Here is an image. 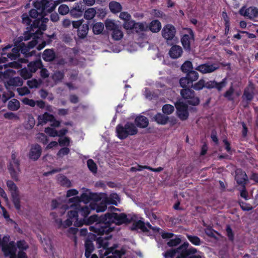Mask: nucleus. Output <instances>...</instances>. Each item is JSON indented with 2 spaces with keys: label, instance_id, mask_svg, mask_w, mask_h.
Masks as SVG:
<instances>
[{
  "label": "nucleus",
  "instance_id": "f257e3e1",
  "mask_svg": "<svg viewBox=\"0 0 258 258\" xmlns=\"http://www.w3.org/2000/svg\"><path fill=\"white\" fill-rule=\"evenodd\" d=\"M136 219V215L134 214L126 215L124 213H108L100 217L99 222L89 226V229L97 235H108L114 230V224L120 225L134 221Z\"/></svg>",
  "mask_w": 258,
  "mask_h": 258
},
{
  "label": "nucleus",
  "instance_id": "f03ea898",
  "mask_svg": "<svg viewBox=\"0 0 258 258\" xmlns=\"http://www.w3.org/2000/svg\"><path fill=\"white\" fill-rule=\"evenodd\" d=\"M111 236L107 237H98L96 242L98 244V248L100 258H103L105 256H107L106 258H121L122 255L124 253L123 250H116L117 246L115 244L113 246L108 247L109 243L108 242L109 238H111Z\"/></svg>",
  "mask_w": 258,
  "mask_h": 258
},
{
  "label": "nucleus",
  "instance_id": "7ed1b4c3",
  "mask_svg": "<svg viewBox=\"0 0 258 258\" xmlns=\"http://www.w3.org/2000/svg\"><path fill=\"white\" fill-rule=\"evenodd\" d=\"M68 205L62 206L63 209V213L67 209H70L71 210L68 212V219L64 222H62V220L60 218L55 219V221L57 225L58 228H66L68 227L71 226L74 220L76 221L74 223V225L77 227L81 226L83 224V222L81 221H78V209H75L70 207V205L69 202H68Z\"/></svg>",
  "mask_w": 258,
  "mask_h": 258
},
{
  "label": "nucleus",
  "instance_id": "20e7f679",
  "mask_svg": "<svg viewBox=\"0 0 258 258\" xmlns=\"http://www.w3.org/2000/svg\"><path fill=\"white\" fill-rule=\"evenodd\" d=\"M117 137L120 140L137 134L138 129L134 123L127 122L124 125L119 124L115 128Z\"/></svg>",
  "mask_w": 258,
  "mask_h": 258
},
{
  "label": "nucleus",
  "instance_id": "39448f33",
  "mask_svg": "<svg viewBox=\"0 0 258 258\" xmlns=\"http://www.w3.org/2000/svg\"><path fill=\"white\" fill-rule=\"evenodd\" d=\"M92 198L93 194L88 189H86L80 197L76 196L69 199V203L72 204L70 205L71 208L79 209L80 208V203L81 202L86 204L88 203Z\"/></svg>",
  "mask_w": 258,
  "mask_h": 258
},
{
  "label": "nucleus",
  "instance_id": "423d86ee",
  "mask_svg": "<svg viewBox=\"0 0 258 258\" xmlns=\"http://www.w3.org/2000/svg\"><path fill=\"white\" fill-rule=\"evenodd\" d=\"M33 5L36 9L40 11V13L43 14L53 11L56 6L52 0H37L34 3Z\"/></svg>",
  "mask_w": 258,
  "mask_h": 258
},
{
  "label": "nucleus",
  "instance_id": "0eeeda50",
  "mask_svg": "<svg viewBox=\"0 0 258 258\" xmlns=\"http://www.w3.org/2000/svg\"><path fill=\"white\" fill-rule=\"evenodd\" d=\"M15 153H13L11 156V160L8 166V169L12 178L15 180H18V177L21 172L19 161L16 158Z\"/></svg>",
  "mask_w": 258,
  "mask_h": 258
},
{
  "label": "nucleus",
  "instance_id": "6e6552de",
  "mask_svg": "<svg viewBox=\"0 0 258 258\" xmlns=\"http://www.w3.org/2000/svg\"><path fill=\"white\" fill-rule=\"evenodd\" d=\"M7 185L11 191L13 202L15 208L18 210H20L21 209L20 199L17 185L11 180L7 181Z\"/></svg>",
  "mask_w": 258,
  "mask_h": 258
},
{
  "label": "nucleus",
  "instance_id": "1a4fd4ad",
  "mask_svg": "<svg viewBox=\"0 0 258 258\" xmlns=\"http://www.w3.org/2000/svg\"><path fill=\"white\" fill-rule=\"evenodd\" d=\"M180 95L185 102L192 105L199 104V99L195 96V92L189 88L181 90Z\"/></svg>",
  "mask_w": 258,
  "mask_h": 258
},
{
  "label": "nucleus",
  "instance_id": "9d476101",
  "mask_svg": "<svg viewBox=\"0 0 258 258\" xmlns=\"http://www.w3.org/2000/svg\"><path fill=\"white\" fill-rule=\"evenodd\" d=\"M4 53H2V55L0 57V78H1L3 76L6 77L7 76H11L13 75L15 72L12 69H7L4 72L2 71L3 68L5 69H6L8 66L13 67L14 65V62H10L8 64H3L2 63H5L7 61V58L6 56H4Z\"/></svg>",
  "mask_w": 258,
  "mask_h": 258
},
{
  "label": "nucleus",
  "instance_id": "9b49d317",
  "mask_svg": "<svg viewBox=\"0 0 258 258\" xmlns=\"http://www.w3.org/2000/svg\"><path fill=\"white\" fill-rule=\"evenodd\" d=\"M177 109V114L178 117L182 120H186L188 117V106L181 100L175 104Z\"/></svg>",
  "mask_w": 258,
  "mask_h": 258
},
{
  "label": "nucleus",
  "instance_id": "f8f14e48",
  "mask_svg": "<svg viewBox=\"0 0 258 258\" xmlns=\"http://www.w3.org/2000/svg\"><path fill=\"white\" fill-rule=\"evenodd\" d=\"M131 222H133L134 225V227L133 229H140L143 231H148L150 230H152L154 232H158L159 230V228L156 227H152V225L147 223L145 224L141 220H137V216H136V219L134 221H131Z\"/></svg>",
  "mask_w": 258,
  "mask_h": 258
},
{
  "label": "nucleus",
  "instance_id": "ddd939ff",
  "mask_svg": "<svg viewBox=\"0 0 258 258\" xmlns=\"http://www.w3.org/2000/svg\"><path fill=\"white\" fill-rule=\"evenodd\" d=\"M239 14L250 20L258 18V9L254 7H250L248 8L242 7L239 10Z\"/></svg>",
  "mask_w": 258,
  "mask_h": 258
},
{
  "label": "nucleus",
  "instance_id": "4468645a",
  "mask_svg": "<svg viewBox=\"0 0 258 258\" xmlns=\"http://www.w3.org/2000/svg\"><path fill=\"white\" fill-rule=\"evenodd\" d=\"M188 245V243L186 242L178 247L177 251L180 252V255H177L176 258H185L190 254L196 253L197 249L195 248L191 247L187 249Z\"/></svg>",
  "mask_w": 258,
  "mask_h": 258
},
{
  "label": "nucleus",
  "instance_id": "2eb2a0df",
  "mask_svg": "<svg viewBox=\"0 0 258 258\" xmlns=\"http://www.w3.org/2000/svg\"><path fill=\"white\" fill-rule=\"evenodd\" d=\"M175 28L171 25L165 26L162 30V35L167 40H172L175 36Z\"/></svg>",
  "mask_w": 258,
  "mask_h": 258
},
{
  "label": "nucleus",
  "instance_id": "dca6fc26",
  "mask_svg": "<svg viewBox=\"0 0 258 258\" xmlns=\"http://www.w3.org/2000/svg\"><path fill=\"white\" fill-rule=\"evenodd\" d=\"M218 68V67L215 64L204 63L198 66L195 69L202 74H207L214 72Z\"/></svg>",
  "mask_w": 258,
  "mask_h": 258
},
{
  "label": "nucleus",
  "instance_id": "f3484780",
  "mask_svg": "<svg viewBox=\"0 0 258 258\" xmlns=\"http://www.w3.org/2000/svg\"><path fill=\"white\" fill-rule=\"evenodd\" d=\"M194 33L191 29L188 30V34L184 35L181 39L182 45L185 50H190V42L194 39Z\"/></svg>",
  "mask_w": 258,
  "mask_h": 258
},
{
  "label": "nucleus",
  "instance_id": "a211bd4d",
  "mask_svg": "<svg viewBox=\"0 0 258 258\" xmlns=\"http://www.w3.org/2000/svg\"><path fill=\"white\" fill-rule=\"evenodd\" d=\"M84 11V6L82 2L76 3L70 10V14L74 18H79L82 16Z\"/></svg>",
  "mask_w": 258,
  "mask_h": 258
},
{
  "label": "nucleus",
  "instance_id": "6ab92c4d",
  "mask_svg": "<svg viewBox=\"0 0 258 258\" xmlns=\"http://www.w3.org/2000/svg\"><path fill=\"white\" fill-rule=\"evenodd\" d=\"M42 149L39 145H34L31 147L29 152V157L33 160H37L41 154Z\"/></svg>",
  "mask_w": 258,
  "mask_h": 258
},
{
  "label": "nucleus",
  "instance_id": "aec40b11",
  "mask_svg": "<svg viewBox=\"0 0 258 258\" xmlns=\"http://www.w3.org/2000/svg\"><path fill=\"white\" fill-rule=\"evenodd\" d=\"M235 179L237 183L242 186L246 184L248 178L246 173L241 169H237L236 171Z\"/></svg>",
  "mask_w": 258,
  "mask_h": 258
},
{
  "label": "nucleus",
  "instance_id": "412c9836",
  "mask_svg": "<svg viewBox=\"0 0 258 258\" xmlns=\"http://www.w3.org/2000/svg\"><path fill=\"white\" fill-rule=\"evenodd\" d=\"M92 203L93 210H95L98 213L105 211L107 208V205H108L105 199L98 204L96 202H93Z\"/></svg>",
  "mask_w": 258,
  "mask_h": 258
},
{
  "label": "nucleus",
  "instance_id": "4be33fe9",
  "mask_svg": "<svg viewBox=\"0 0 258 258\" xmlns=\"http://www.w3.org/2000/svg\"><path fill=\"white\" fill-rule=\"evenodd\" d=\"M182 53L181 47L178 45L173 46L170 49L169 54L171 57L173 58H177L179 57Z\"/></svg>",
  "mask_w": 258,
  "mask_h": 258
},
{
  "label": "nucleus",
  "instance_id": "5701e85b",
  "mask_svg": "<svg viewBox=\"0 0 258 258\" xmlns=\"http://www.w3.org/2000/svg\"><path fill=\"white\" fill-rule=\"evenodd\" d=\"M253 87L252 85H249L245 89L242 98L243 100H246L248 101L252 100L253 97Z\"/></svg>",
  "mask_w": 258,
  "mask_h": 258
},
{
  "label": "nucleus",
  "instance_id": "b1692460",
  "mask_svg": "<svg viewBox=\"0 0 258 258\" xmlns=\"http://www.w3.org/2000/svg\"><path fill=\"white\" fill-rule=\"evenodd\" d=\"M25 45L24 43L20 44V48L19 47H15L12 49V53H9L7 54V56L8 58H10L11 60H15L19 56V52L21 51L22 48H24L23 46Z\"/></svg>",
  "mask_w": 258,
  "mask_h": 258
},
{
  "label": "nucleus",
  "instance_id": "393cba45",
  "mask_svg": "<svg viewBox=\"0 0 258 258\" xmlns=\"http://www.w3.org/2000/svg\"><path fill=\"white\" fill-rule=\"evenodd\" d=\"M23 81L22 79L19 77H14L10 79L6 84V86L8 88V87L10 86H14V87H17V86H21L23 85Z\"/></svg>",
  "mask_w": 258,
  "mask_h": 258
},
{
  "label": "nucleus",
  "instance_id": "a878e982",
  "mask_svg": "<svg viewBox=\"0 0 258 258\" xmlns=\"http://www.w3.org/2000/svg\"><path fill=\"white\" fill-rule=\"evenodd\" d=\"M53 119V115L47 112H45L43 114L38 116V123L40 124H44L48 122H50Z\"/></svg>",
  "mask_w": 258,
  "mask_h": 258
},
{
  "label": "nucleus",
  "instance_id": "bb28decb",
  "mask_svg": "<svg viewBox=\"0 0 258 258\" xmlns=\"http://www.w3.org/2000/svg\"><path fill=\"white\" fill-rule=\"evenodd\" d=\"M135 123L137 126L141 128H145L148 125L149 121L147 117L144 116H140L136 118Z\"/></svg>",
  "mask_w": 258,
  "mask_h": 258
},
{
  "label": "nucleus",
  "instance_id": "cd10ccee",
  "mask_svg": "<svg viewBox=\"0 0 258 258\" xmlns=\"http://www.w3.org/2000/svg\"><path fill=\"white\" fill-rule=\"evenodd\" d=\"M92 206V203H91L90 205L88 206L85 205L82 207L80 206V208L79 209H78V212H80V213L84 218H86L89 215L91 211L92 210H93Z\"/></svg>",
  "mask_w": 258,
  "mask_h": 258
},
{
  "label": "nucleus",
  "instance_id": "c85d7f7f",
  "mask_svg": "<svg viewBox=\"0 0 258 258\" xmlns=\"http://www.w3.org/2000/svg\"><path fill=\"white\" fill-rule=\"evenodd\" d=\"M85 256L87 258H89L91 253L94 250V245L92 241L87 239L85 242Z\"/></svg>",
  "mask_w": 258,
  "mask_h": 258
},
{
  "label": "nucleus",
  "instance_id": "c756f323",
  "mask_svg": "<svg viewBox=\"0 0 258 258\" xmlns=\"http://www.w3.org/2000/svg\"><path fill=\"white\" fill-rule=\"evenodd\" d=\"M135 30L138 33L146 32L149 30V25L145 22L136 23Z\"/></svg>",
  "mask_w": 258,
  "mask_h": 258
},
{
  "label": "nucleus",
  "instance_id": "7c9ffc66",
  "mask_svg": "<svg viewBox=\"0 0 258 258\" xmlns=\"http://www.w3.org/2000/svg\"><path fill=\"white\" fill-rule=\"evenodd\" d=\"M105 200L108 205L112 204L117 205V204L120 202V199L118 196L115 193L110 194L109 197L105 198Z\"/></svg>",
  "mask_w": 258,
  "mask_h": 258
},
{
  "label": "nucleus",
  "instance_id": "2f4dec72",
  "mask_svg": "<svg viewBox=\"0 0 258 258\" xmlns=\"http://www.w3.org/2000/svg\"><path fill=\"white\" fill-rule=\"evenodd\" d=\"M109 8L110 11L114 14L121 12L122 10L121 5L119 3L115 1L109 3Z\"/></svg>",
  "mask_w": 258,
  "mask_h": 258
},
{
  "label": "nucleus",
  "instance_id": "473e14b6",
  "mask_svg": "<svg viewBox=\"0 0 258 258\" xmlns=\"http://www.w3.org/2000/svg\"><path fill=\"white\" fill-rule=\"evenodd\" d=\"M42 67V62L40 60L31 62L28 65V69L33 73L36 72L38 69H41Z\"/></svg>",
  "mask_w": 258,
  "mask_h": 258
},
{
  "label": "nucleus",
  "instance_id": "72a5a7b5",
  "mask_svg": "<svg viewBox=\"0 0 258 258\" xmlns=\"http://www.w3.org/2000/svg\"><path fill=\"white\" fill-rule=\"evenodd\" d=\"M89 27L88 25L86 24L82 25L78 29L77 35L80 38H84L87 36L88 32Z\"/></svg>",
  "mask_w": 258,
  "mask_h": 258
},
{
  "label": "nucleus",
  "instance_id": "f704fd0d",
  "mask_svg": "<svg viewBox=\"0 0 258 258\" xmlns=\"http://www.w3.org/2000/svg\"><path fill=\"white\" fill-rule=\"evenodd\" d=\"M42 58L47 61H52L55 58L54 52L51 49H46L43 52Z\"/></svg>",
  "mask_w": 258,
  "mask_h": 258
},
{
  "label": "nucleus",
  "instance_id": "c9c22d12",
  "mask_svg": "<svg viewBox=\"0 0 258 258\" xmlns=\"http://www.w3.org/2000/svg\"><path fill=\"white\" fill-rule=\"evenodd\" d=\"M161 28V23L158 20H154L149 25V30L153 32H158Z\"/></svg>",
  "mask_w": 258,
  "mask_h": 258
},
{
  "label": "nucleus",
  "instance_id": "e433bc0d",
  "mask_svg": "<svg viewBox=\"0 0 258 258\" xmlns=\"http://www.w3.org/2000/svg\"><path fill=\"white\" fill-rule=\"evenodd\" d=\"M154 118L158 124H165L167 122L169 117L159 113L154 116Z\"/></svg>",
  "mask_w": 258,
  "mask_h": 258
},
{
  "label": "nucleus",
  "instance_id": "4c0bfd02",
  "mask_svg": "<svg viewBox=\"0 0 258 258\" xmlns=\"http://www.w3.org/2000/svg\"><path fill=\"white\" fill-rule=\"evenodd\" d=\"M20 107V104L19 101L16 99H13L10 100L8 105V108L12 111H16L19 109Z\"/></svg>",
  "mask_w": 258,
  "mask_h": 258
},
{
  "label": "nucleus",
  "instance_id": "58836bf2",
  "mask_svg": "<svg viewBox=\"0 0 258 258\" xmlns=\"http://www.w3.org/2000/svg\"><path fill=\"white\" fill-rule=\"evenodd\" d=\"M96 14V9L94 8H91L85 11L84 17L87 20H91L95 16Z\"/></svg>",
  "mask_w": 258,
  "mask_h": 258
},
{
  "label": "nucleus",
  "instance_id": "ea45409f",
  "mask_svg": "<svg viewBox=\"0 0 258 258\" xmlns=\"http://www.w3.org/2000/svg\"><path fill=\"white\" fill-rule=\"evenodd\" d=\"M105 25L107 30L112 31L119 27L118 25L115 23L114 20L110 19H107L105 21Z\"/></svg>",
  "mask_w": 258,
  "mask_h": 258
},
{
  "label": "nucleus",
  "instance_id": "a19ab883",
  "mask_svg": "<svg viewBox=\"0 0 258 258\" xmlns=\"http://www.w3.org/2000/svg\"><path fill=\"white\" fill-rule=\"evenodd\" d=\"M58 182L62 186L69 187L71 186V182L65 176L60 175L57 178Z\"/></svg>",
  "mask_w": 258,
  "mask_h": 258
},
{
  "label": "nucleus",
  "instance_id": "79ce46f5",
  "mask_svg": "<svg viewBox=\"0 0 258 258\" xmlns=\"http://www.w3.org/2000/svg\"><path fill=\"white\" fill-rule=\"evenodd\" d=\"M37 43L38 41L36 39L32 40L31 41L29 42L27 46L25 45L23 46L24 48H22L21 49V53L27 54L29 50L33 48Z\"/></svg>",
  "mask_w": 258,
  "mask_h": 258
},
{
  "label": "nucleus",
  "instance_id": "37998d69",
  "mask_svg": "<svg viewBox=\"0 0 258 258\" xmlns=\"http://www.w3.org/2000/svg\"><path fill=\"white\" fill-rule=\"evenodd\" d=\"M123 36V33L119 27L112 32V37L115 40H119Z\"/></svg>",
  "mask_w": 258,
  "mask_h": 258
},
{
  "label": "nucleus",
  "instance_id": "c03bdc74",
  "mask_svg": "<svg viewBox=\"0 0 258 258\" xmlns=\"http://www.w3.org/2000/svg\"><path fill=\"white\" fill-rule=\"evenodd\" d=\"M180 85L183 89L188 88L190 86H192V83L186 76L181 78L179 80Z\"/></svg>",
  "mask_w": 258,
  "mask_h": 258
},
{
  "label": "nucleus",
  "instance_id": "a18cd8bd",
  "mask_svg": "<svg viewBox=\"0 0 258 258\" xmlns=\"http://www.w3.org/2000/svg\"><path fill=\"white\" fill-rule=\"evenodd\" d=\"M104 24L101 22H98L95 23L93 27V31L94 34H100L104 29Z\"/></svg>",
  "mask_w": 258,
  "mask_h": 258
},
{
  "label": "nucleus",
  "instance_id": "49530a36",
  "mask_svg": "<svg viewBox=\"0 0 258 258\" xmlns=\"http://www.w3.org/2000/svg\"><path fill=\"white\" fill-rule=\"evenodd\" d=\"M136 22L132 19L124 22L123 24V27L126 30H131L133 29H135Z\"/></svg>",
  "mask_w": 258,
  "mask_h": 258
},
{
  "label": "nucleus",
  "instance_id": "de8ad7c7",
  "mask_svg": "<svg viewBox=\"0 0 258 258\" xmlns=\"http://www.w3.org/2000/svg\"><path fill=\"white\" fill-rule=\"evenodd\" d=\"M64 77V73L61 71H56L52 76L53 80L55 82H61Z\"/></svg>",
  "mask_w": 258,
  "mask_h": 258
},
{
  "label": "nucleus",
  "instance_id": "09e8293b",
  "mask_svg": "<svg viewBox=\"0 0 258 258\" xmlns=\"http://www.w3.org/2000/svg\"><path fill=\"white\" fill-rule=\"evenodd\" d=\"M192 64L190 61H186L181 67L182 71L184 73H188L192 70Z\"/></svg>",
  "mask_w": 258,
  "mask_h": 258
},
{
  "label": "nucleus",
  "instance_id": "8fccbe9b",
  "mask_svg": "<svg viewBox=\"0 0 258 258\" xmlns=\"http://www.w3.org/2000/svg\"><path fill=\"white\" fill-rule=\"evenodd\" d=\"M186 76L192 83L193 82L197 81L199 77L198 73L194 70L187 73Z\"/></svg>",
  "mask_w": 258,
  "mask_h": 258
},
{
  "label": "nucleus",
  "instance_id": "3c124183",
  "mask_svg": "<svg viewBox=\"0 0 258 258\" xmlns=\"http://www.w3.org/2000/svg\"><path fill=\"white\" fill-rule=\"evenodd\" d=\"M177 250L178 248L167 251L163 253V255L165 258H173L176 254H177V256L180 255V252L178 251Z\"/></svg>",
  "mask_w": 258,
  "mask_h": 258
},
{
  "label": "nucleus",
  "instance_id": "603ef678",
  "mask_svg": "<svg viewBox=\"0 0 258 258\" xmlns=\"http://www.w3.org/2000/svg\"><path fill=\"white\" fill-rule=\"evenodd\" d=\"M234 88L232 85H231L229 87V89L227 90L224 94V97L229 101H233L234 100V98L232 97V96L234 93Z\"/></svg>",
  "mask_w": 258,
  "mask_h": 258
},
{
  "label": "nucleus",
  "instance_id": "864d4df0",
  "mask_svg": "<svg viewBox=\"0 0 258 258\" xmlns=\"http://www.w3.org/2000/svg\"><path fill=\"white\" fill-rule=\"evenodd\" d=\"M41 83L40 80L32 79L27 81V85L30 88H38Z\"/></svg>",
  "mask_w": 258,
  "mask_h": 258
},
{
  "label": "nucleus",
  "instance_id": "5fc2aeb1",
  "mask_svg": "<svg viewBox=\"0 0 258 258\" xmlns=\"http://www.w3.org/2000/svg\"><path fill=\"white\" fill-rule=\"evenodd\" d=\"M35 124V120L34 117L30 114L28 115L27 123L26 124V127L27 129L32 128Z\"/></svg>",
  "mask_w": 258,
  "mask_h": 258
},
{
  "label": "nucleus",
  "instance_id": "6e6d98bb",
  "mask_svg": "<svg viewBox=\"0 0 258 258\" xmlns=\"http://www.w3.org/2000/svg\"><path fill=\"white\" fill-rule=\"evenodd\" d=\"M192 87L196 90H201L205 87V81L204 79H201L194 85L192 84Z\"/></svg>",
  "mask_w": 258,
  "mask_h": 258
},
{
  "label": "nucleus",
  "instance_id": "4d7b16f0",
  "mask_svg": "<svg viewBox=\"0 0 258 258\" xmlns=\"http://www.w3.org/2000/svg\"><path fill=\"white\" fill-rule=\"evenodd\" d=\"M33 73L28 68L23 69L21 70L20 75L24 79H27L32 77Z\"/></svg>",
  "mask_w": 258,
  "mask_h": 258
},
{
  "label": "nucleus",
  "instance_id": "13d9d810",
  "mask_svg": "<svg viewBox=\"0 0 258 258\" xmlns=\"http://www.w3.org/2000/svg\"><path fill=\"white\" fill-rule=\"evenodd\" d=\"M188 239L193 244L195 245H200L201 243V241L200 239L197 236L194 235H187Z\"/></svg>",
  "mask_w": 258,
  "mask_h": 258
},
{
  "label": "nucleus",
  "instance_id": "bf43d9fd",
  "mask_svg": "<svg viewBox=\"0 0 258 258\" xmlns=\"http://www.w3.org/2000/svg\"><path fill=\"white\" fill-rule=\"evenodd\" d=\"M87 166L89 170L93 173L97 172V166L92 159H89L87 161Z\"/></svg>",
  "mask_w": 258,
  "mask_h": 258
},
{
  "label": "nucleus",
  "instance_id": "052dcab7",
  "mask_svg": "<svg viewBox=\"0 0 258 258\" xmlns=\"http://www.w3.org/2000/svg\"><path fill=\"white\" fill-rule=\"evenodd\" d=\"M174 110V106L170 104H165L162 107V111L165 114H170Z\"/></svg>",
  "mask_w": 258,
  "mask_h": 258
},
{
  "label": "nucleus",
  "instance_id": "680f3d73",
  "mask_svg": "<svg viewBox=\"0 0 258 258\" xmlns=\"http://www.w3.org/2000/svg\"><path fill=\"white\" fill-rule=\"evenodd\" d=\"M44 131L50 137H55L58 135V133L56 130L50 127H46Z\"/></svg>",
  "mask_w": 258,
  "mask_h": 258
},
{
  "label": "nucleus",
  "instance_id": "e2e57ef3",
  "mask_svg": "<svg viewBox=\"0 0 258 258\" xmlns=\"http://www.w3.org/2000/svg\"><path fill=\"white\" fill-rule=\"evenodd\" d=\"M59 13L62 15L67 14L69 12H70L69 7L66 5H61L58 9Z\"/></svg>",
  "mask_w": 258,
  "mask_h": 258
},
{
  "label": "nucleus",
  "instance_id": "0e129e2a",
  "mask_svg": "<svg viewBox=\"0 0 258 258\" xmlns=\"http://www.w3.org/2000/svg\"><path fill=\"white\" fill-rule=\"evenodd\" d=\"M227 84V79L224 78L220 83H217L216 82V85H215L216 86L215 88H216L219 91H220L226 86Z\"/></svg>",
  "mask_w": 258,
  "mask_h": 258
},
{
  "label": "nucleus",
  "instance_id": "69168bd1",
  "mask_svg": "<svg viewBox=\"0 0 258 258\" xmlns=\"http://www.w3.org/2000/svg\"><path fill=\"white\" fill-rule=\"evenodd\" d=\"M22 23L27 26H29L31 23V19L29 18L28 14L24 13L22 15Z\"/></svg>",
  "mask_w": 258,
  "mask_h": 258
},
{
  "label": "nucleus",
  "instance_id": "338daca9",
  "mask_svg": "<svg viewBox=\"0 0 258 258\" xmlns=\"http://www.w3.org/2000/svg\"><path fill=\"white\" fill-rule=\"evenodd\" d=\"M181 242V239L179 237L171 239L167 242V245L169 246H174L179 244Z\"/></svg>",
  "mask_w": 258,
  "mask_h": 258
},
{
  "label": "nucleus",
  "instance_id": "774afa93",
  "mask_svg": "<svg viewBox=\"0 0 258 258\" xmlns=\"http://www.w3.org/2000/svg\"><path fill=\"white\" fill-rule=\"evenodd\" d=\"M19 94L21 96H24L30 93V91L26 87L18 88L17 89Z\"/></svg>",
  "mask_w": 258,
  "mask_h": 258
}]
</instances>
